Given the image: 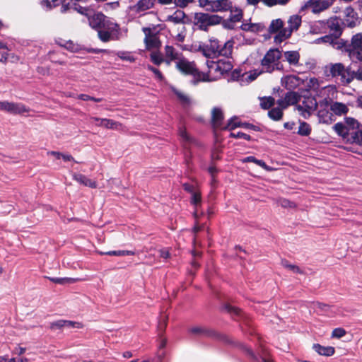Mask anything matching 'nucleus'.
I'll list each match as a JSON object with an SVG mask.
<instances>
[{"instance_id": "nucleus-34", "label": "nucleus", "mask_w": 362, "mask_h": 362, "mask_svg": "<svg viewBox=\"0 0 362 362\" xmlns=\"http://www.w3.org/2000/svg\"><path fill=\"white\" fill-rule=\"evenodd\" d=\"M310 126L305 122H301L300 123V126L298 130V134L301 136H308L310 134Z\"/></svg>"}, {"instance_id": "nucleus-4", "label": "nucleus", "mask_w": 362, "mask_h": 362, "mask_svg": "<svg viewBox=\"0 0 362 362\" xmlns=\"http://www.w3.org/2000/svg\"><path fill=\"white\" fill-rule=\"evenodd\" d=\"M221 21L222 18L216 14L196 13L194 16L193 23L199 29L207 30L209 26L218 25Z\"/></svg>"}, {"instance_id": "nucleus-5", "label": "nucleus", "mask_w": 362, "mask_h": 362, "mask_svg": "<svg viewBox=\"0 0 362 362\" xmlns=\"http://www.w3.org/2000/svg\"><path fill=\"white\" fill-rule=\"evenodd\" d=\"M198 2L200 7L213 13L232 10L233 2L230 0H199Z\"/></svg>"}, {"instance_id": "nucleus-40", "label": "nucleus", "mask_w": 362, "mask_h": 362, "mask_svg": "<svg viewBox=\"0 0 362 362\" xmlns=\"http://www.w3.org/2000/svg\"><path fill=\"white\" fill-rule=\"evenodd\" d=\"M346 334V331L342 327H337L332 330L331 337L332 339H341Z\"/></svg>"}, {"instance_id": "nucleus-11", "label": "nucleus", "mask_w": 362, "mask_h": 362, "mask_svg": "<svg viewBox=\"0 0 362 362\" xmlns=\"http://www.w3.org/2000/svg\"><path fill=\"white\" fill-rule=\"evenodd\" d=\"M206 65L209 73L214 71L223 74V72H227L232 69V66L230 62H226L221 60L218 62L208 60L206 62Z\"/></svg>"}, {"instance_id": "nucleus-62", "label": "nucleus", "mask_w": 362, "mask_h": 362, "mask_svg": "<svg viewBox=\"0 0 362 362\" xmlns=\"http://www.w3.org/2000/svg\"><path fill=\"white\" fill-rule=\"evenodd\" d=\"M159 252H160V256L162 258L168 259L170 257V253L168 250H160L159 251Z\"/></svg>"}, {"instance_id": "nucleus-33", "label": "nucleus", "mask_w": 362, "mask_h": 362, "mask_svg": "<svg viewBox=\"0 0 362 362\" xmlns=\"http://www.w3.org/2000/svg\"><path fill=\"white\" fill-rule=\"evenodd\" d=\"M344 124L348 127L349 132H355L359 127L358 122L353 118H346Z\"/></svg>"}, {"instance_id": "nucleus-25", "label": "nucleus", "mask_w": 362, "mask_h": 362, "mask_svg": "<svg viewBox=\"0 0 362 362\" xmlns=\"http://www.w3.org/2000/svg\"><path fill=\"white\" fill-rule=\"evenodd\" d=\"M171 90L176 95L178 100L183 105L188 106L191 104V98L187 93L175 87H172Z\"/></svg>"}, {"instance_id": "nucleus-7", "label": "nucleus", "mask_w": 362, "mask_h": 362, "mask_svg": "<svg viewBox=\"0 0 362 362\" xmlns=\"http://www.w3.org/2000/svg\"><path fill=\"white\" fill-rule=\"evenodd\" d=\"M80 12L88 17L90 25L93 28H100L105 26L106 16L100 12L90 11L86 8Z\"/></svg>"}, {"instance_id": "nucleus-19", "label": "nucleus", "mask_w": 362, "mask_h": 362, "mask_svg": "<svg viewBox=\"0 0 362 362\" xmlns=\"http://www.w3.org/2000/svg\"><path fill=\"white\" fill-rule=\"evenodd\" d=\"M362 49V34L358 33L354 35L351 40V44L346 47V52L352 50H361Z\"/></svg>"}, {"instance_id": "nucleus-60", "label": "nucleus", "mask_w": 362, "mask_h": 362, "mask_svg": "<svg viewBox=\"0 0 362 362\" xmlns=\"http://www.w3.org/2000/svg\"><path fill=\"white\" fill-rule=\"evenodd\" d=\"M182 186H183L184 189L185 191L189 192L190 194H192V192L196 191L194 187L188 183H185V184H183Z\"/></svg>"}, {"instance_id": "nucleus-36", "label": "nucleus", "mask_w": 362, "mask_h": 362, "mask_svg": "<svg viewBox=\"0 0 362 362\" xmlns=\"http://www.w3.org/2000/svg\"><path fill=\"white\" fill-rule=\"evenodd\" d=\"M282 265L284 268L290 270L291 272H292L294 274H303L302 269L298 266H297L296 264H290L287 261L283 262Z\"/></svg>"}, {"instance_id": "nucleus-55", "label": "nucleus", "mask_w": 362, "mask_h": 362, "mask_svg": "<svg viewBox=\"0 0 362 362\" xmlns=\"http://www.w3.org/2000/svg\"><path fill=\"white\" fill-rule=\"evenodd\" d=\"M11 107V102L0 101V110L8 112Z\"/></svg>"}, {"instance_id": "nucleus-13", "label": "nucleus", "mask_w": 362, "mask_h": 362, "mask_svg": "<svg viewBox=\"0 0 362 362\" xmlns=\"http://www.w3.org/2000/svg\"><path fill=\"white\" fill-rule=\"evenodd\" d=\"M303 83V80L295 75H288L281 78V85L288 90L295 89Z\"/></svg>"}, {"instance_id": "nucleus-31", "label": "nucleus", "mask_w": 362, "mask_h": 362, "mask_svg": "<svg viewBox=\"0 0 362 362\" xmlns=\"http://www.w3.org/2000/svg\"><path fill=\"white\" fill-rule=\"evenodd\" d=\"M191 197V203L194 206V208H199L202 204V194L199 190H196L192 192Z\"/></svg>"}, {"instance_id": "nucleus-41", "label": "nucleus", "mask_w": 362, "mask_h": 362, "mask_svg": "<svg viewBox=\"0 0 362 362\" xmlns=\"http://www.w3.org/2000/svg\"><path fill=\"white\" fill-rule=\"evenodd\" d=\"M65 327L64 320H59L56 321H53L50 322L49 328L52 331H56L58 329H62Z\"/></svg>"}, {"instance_id": "nucleus-43", "label": "nucleus", "mask_w": 362, "mask_h": 362, "mask_svg": "<svg viewBox=\"0 0 362 362\" xmlns=\"http://www.w3.org/2000/svg\"><path fill=\"white\" fill-rule=\"evenodd\" d=\"M274 104V99L272 97L264 98L261 100L260 105L263 109H269Z\"/></svg>"}, {"instance_id": "nucleus-64", "label": "nucleus", "mask_w": 362, "mask_h": 362, "mask_svg": "<svg viewBox=\"0 0 362 362\" xmlns=\"http://www.w3.org/2000/svg\"><path fill=\"white\" fill-rule=\"evenodd\" d=\"M47 155L52 156L56 159H61L62 153L59 151H51L47 152Z\"/></svg>"}, {"instance_id": "nucleus-50", "label": "nucleus", "mask_w": 362, "mask_h": 362, "mask_svg": "<svg viewBox=\"0 0 362 362\" xmlns=\"http://www.w3.org/2000/svg\"><path fill=\"white\" fill-rule=\"evenodd\" d=\"M331 45L334 48L337 49H341L342 47H345V42L342 40H337L336 38H333Z\"/></svg>"}, {"instance_id": "nucleus-23", "label": "nucleus", "mask_w": 362, "mask_h": 362, "mask_svg": "<svg viewBox=\"0 0 362 362\" xmlns=\"http://www.w3.org/2000/svg\"><path fill=\"white\" fill-rule=\"evenodd\" d=\"M29 111L30 109L23 103L11 102V107L8 113L14 115H22L27 113Z\"/></svg>"}, {"instance_id": "nucleus-26", "label": "nucleus", "mask_w": 362, "mask_h": 362, "mask_svg": "<svg viewBox=\"0 0 362 362\" xmlns=\"http://www.w3.org/2000/svg\"><path fill=\"white\" fill-rule=\"evenodd\" d=\"M284 58L291 65L298 64L300 54L297 51H287L284 52Z\"/></svg>"}, {"instance_id": "nucleus-57", "label": "nucleus", "mask_w": 362, "mask_h": 362, "mask_svg": "<svg viewBox=\"0 0 362 362\" xmlns=\"http://www.w3.org/2000/svg\"><path fill=\"white\" fill-rule=\"evenodd\" d=\"M230 136L234 138H243L247 141H250L251 139L250 136L245 133L243 132H238L237 134L235 133H230Z\"/></svg>"}, {"instance_id": "nucleus-38", "label": "nucleus", "mask_w": 362, "mask_h": 362, "mask_svg": "<svg viewBox=\"0 0 362 362\" xmlns=\"http://www.w3.org/2000/svg\"><path fill=\"white\" fill-rule=\"evenodd\" d=\"M198 50L206 58H213L216 56V54L208 45L200 46Z\"/></svg>"}, {"instance_id": "nucleus-30", "label": "nucleus", "mask_w": 362, "mask_h": 362, "mask_svg": "<svg viewBox=\"0 0 362 362\" xmlns=\"http://www.w3.org/2000/svg\"><path fill=\"white\" fill-rule=\"evenodd\" d=\"M284 108H281L280 106L277 107L272 108L269 112L268 115L270 118H272L274 120H279L281 119L283 116V112L282 110Z\"/></svg>"}, {"instance_id": "nucleus-8", "label": "nucleus", "mask_w": 362, "mask_h": 362, "mask_svg": "<svg viewBox=\"0 0 362 362\" xmlns=\"http://www.w3.org/2000/svg\"><path fill=\"white\" fill-rule=\"evenodd\" d=\"M288 28L283 30L279 37L280 40H286L291 37L294 30H297L301 25L302 19L299 15H293L288 20Z\"/></svg>"}, {"instance_id": "nucleus-28", "label": "nucleus", "mask_w": 362, "mask_h": 362, "mask_svg": "<svg viewBox=\"0 0 362 362\" xmlns=\"http://www.w3.org/2000/svg\"><path fill=\"white\" fill-rule=\"evenodd\" d=\"M347 128L348 127H346L344 123H337L334 126V129L339 135L349 139V136H350L351 132H349V129Z\"/></svg>"}, {"instance_id": "nucleus-63", "label": "nucleus", "mask_w": 362, "mask_h": 362, "mask_svg": "<svg viewBox=\"0 0 362 362\" xmlns=\"http://www.w3.org/2000/svg\"><path fill=\"white\" fill-rule=\"evenodd\" d=\"M167 320H168V318L167 317H164L163 319L162 320V322H160V325H159V329L160 331H164L166 326H167Z\"/></svg>"}, {"instance_id": "nucleus-39", "label": "nucleus", "mask_w": 362, "mask_h": 362, "mask_svg": "<svg viewBox=\"0 0 362 362\" xmlns=\"http://www.w3.org/2000/svg\"><path fill=\"white\" fill-rule=\"evenodd\" d=\"M99 255H107L114 256H122V255H134V252L132 251L122 250V251H110L107 252H98Z\"/></svg>"}, {"instance_id": "nucleus-56", "label": "nucleus", "mask_w": 362, "mask_h": 362, "mask_svg": "<svg viewBox=\"0 0 362 362\" xmlns=\"http://www.w3.org/2000/svg\"><path fill=\"white\" fill-rule=\"evenodd\" d=\"M117 56L120 59H122L123 60L129 61L130 62H133L135 60L134 58L132 56L129 55L127 54H125L124 52H119V53L117 54Z\"/></svg>"}, {"instance_id": "nucleus-59", "label": "nucleus", "mask_w": 362, "mask_h": 362, "mask_svg": "<svg viewBox=\"0 0 362 362\" xmlns=\"http://www.w3.org/2000/svg\"><path fill=\"white\" fill-rule=\"evenodd\" d=\"M148 69L151 70L152 72H153L155 74V75L156 76V77L158 78H159L160 80H162L163 78L161 72L158 69H157L151 66H148Z\"/></svg>"}, {"instance_id": "nucleus-29", "label": "nucleus", "mask_w": 362, "mask_h": 362, "mask_svg": "<svg viewBox=\"0 0 362 362\" xmlns=\"http://www.w3.org/2000/svg\"><path fill=\"white\" fill-rule=\"evenodd\" d=\"M230 12V20L232 22H239L243 17V12L240 9L233 7L232 5V10H229Z\"/></svg>"}, {"instance_id": "nucleus-12", "label": "nucleus", "mask_w": 362, "mask_h": 362, "mask_svg": "<svg viewBox=\"0 0 362 362\" xmlns=\"http://www.w3.org/2000/svg\"><path fill=\"white\" fill-rule=\"evenodd\" d=\"M164 61L168 65L170 64L172 62L177 64L183 57L176 49L170 45H166L164 47Z\"/></svg>"}, {"instance_id": "nucleus-51", "label": "nucleus", "mask_w": 362, "mask_h": 362, "mask_svg": "<svg viewBox=\"0 0 362 362\" xmlns=\"http://www.w3.org/2000/svg\"><path fill=\"white\" fill-rule=\"evenodd\" d=\"M189 332L194 335H201L205 332V330L202 327H193L189 329Z\"/></svg>"}, {"instance_id": "nucleus-47", "label": "nucleus", "mask_w": 362, "mask_h": 362, "mask_svg": "<svg viewBox=\"0 0 362 362\" xmlns=\"http://www.w3.org/2000/svg\"><path fill=\"white\" fill-rule=\"evenodd\" d=\"M349 53V55L350 57H356V59L360 62H362V49H356V50H352L347 52Z\"/></svg>"}, {"instance_id": "nucleus-27", "label": "nucleus", "mask_w": 362, "mask_h": 362, "mask_svg": "<svg viewBox=\"0 0 362 362\" xmlns=\"http://www.w3.org/2000/svg\"><path fill=\"white\" fill-rule=\"evenodd\" d=\"M330 108H331V110L334 114L339 115L346 114L349 110L347 106L345 104L339 103V102L332 103L330 106Z\"/></svg>"}, {"instance_id": "nucleus-6", "label": "nucleus", "mask_w": 362, "mask_h": 362, "mask_svg": "<svg viewBox=\"0 0 362 362\" xmlns=\"http://www.w3.org/2000/svg\"><path fill=\"white\" fill-rule=\"evenodd\" d=\"M317 107V102L315 98H304L301 103L296 105V109L304 118L309 117Z\"/></svg>"}, {"instance_id": "nucleus-15", "label": "nucleus", "mask_w": 362, "mask_h": 362, "mask_svg": "<svg viewBox=\"0 0 362 362\" xmlns=\"http://www.w3.org/2000/svg\"><path fill=\"white\" fill-rule=\"evenodd\" d=\"M154 2L155 0H139L130 7V10L136 13H140L153 8Z\"/></svg>"}, {"instance_id": "nucleus-1", "label": "nucleus", "mask_w": 362, "mask_h": 362, "mask_svg": "<svg viewBox=\"0 0 362 362\" xmlns=\"http://www.w3.org/2000/svg\"><path fill=\"white\" fill-rule=\"evenodd\" d=\"M176 68L184 74L192 76L194 84L199 81H210L209 74L199 71L194 62H190L185 57L177 62Z\"/></svg>"}, {"instance_id": "nucleus-54", "label": "nucleus", "mask_w": 362, "mask_h": 362, "mask_svg": "<svg viewBox=\"0 0 362 362\" xmlns=\"http://www.w3.org/2000/svg\"><path fill=\"white\" fill-rule=\"evenodd\" d=\"M37 71L42 76H49L50 74V69L47 66H38Z\"/></svg>"}, {"instance_id": "nucleus-35", "label": "nucleus", "mask_w": 362, "mask_h": 362, "mask_svg": "<svg viewBox=\"0 0 362 362\" xmlns=\"http://www.w3.org/2000/svg\"><path fill=\"white\" fill-rule=\"evenodd\" d=\"M150 58L156 65H160L161 63L165 62L164 55L158 52H152L150 54Z\"/></svg>"}, {"instance_id": "nucleus-20", "label": "nucleus", "mask_w": 362, "mask_h": 362, "mask_svg": "<svg viewBox=\"0 0 362 362\" xmlns=\"http://www.w3.org/2000/svg\"><path fill=\"white\" fill-rule=\"evenodd\" d=\"M96 126L100 127H104L106 129L117 130V129H119L122 127V124L121 123H119V122H116L112 119H107V118H103V120H100L99 124H96Z\"/></svg>"}, {"instance_id": "nucleus-42", "label": "nucleus", "mask_w": 362, "mask_h": 362, "mask_svg": "<svg viewBox=\"0 0 362 362\" xmlns=\"http://www.w3.org/2000/svg\"><path fill=\"white\" fill-rule=\"evenodd\" d=\"M350 136L354 142L362 145V130L358 129L355 132H351Z\"/></svg>"}, {"instance_id": "nucleus-45", "label": "nucleus", "mask_w": 362, "mask_h": 362, "mask_svg": "<svg viewBox=\"0 0 362 362\" xmlns=\"http://www.w3.org/2000/svg\"><path fill=\"white\" fill-rule=\"evenodd\" d=\"M65 327H71L75 329H83L84 327V325L81 322L78 321H71V320H64Z\"/></svg>"}, {"instance_id": "nucleus-46", "label": "nucleus", "mask_w": 362, "mask_h": 362, "mask_svg": "<svg viewBox=\"0 0 362 362\" xmlns=\"http://www.w3.org/2000/svg\"><path fill=\"white\" fill-rule=\"evenodd\" d=\"M214 53L217 54V53L219 54V51L221 50V46L219 45V43L218 40L216 39H211L210 40L209 45H207Z\"/></svg>"}, {"instance_id": "nucleus-2", "label": "nucleus", "mask_w": 362, "mask_h": 362, "mask_svg": "<svg viewBox=\"0 0 362 362\" xmlns=\"http://www.w3.org/2000/svg\"><path fill=\"white\" fill-rule=\"evenodd\" d=\"M281 52L279 49H269L261 61L262 71L272 73L275 69H279V59Z\"/></svg>"}, {"instance_id": "nucleus-52", "label": "nucleus", "mask_w": 362, "mask_h": 362, "mask_svg": "<svg viewBox=\"0 0 362 362\" xmlns=\"http://www.w3.org/2000/svg\"><path fill=\"white\" fill-rule=\"evenodd\" d=\"M99 38L103 42H107L110 40L111 35L107 31H99Z\"/></svg>"}, {"instance_id": "nucleus-53", "label": "nucleus", "mask_w": 362, "mask_h": 362, "mask_svg": "<svg viewBox=\"0 0 362 362\" xmlns=\"http://www.w3.org/2000/svg\"><path fill=\"white\" fill-rule=\"evenodd\" d=\"M236 119H237L236 118L231 119L228 122V125L226 127H224L223 129H233L237 127H240V123L235 122Z\"/></svg>"}, {"instance_id": "nucleus-58", "label": "nucleus", "mask_w": 362, "mask_h": 362, "mask_svg": "<svg viewBox=\"0 0 362 362\" xmlns=\"http://www.w3.org/2000/svg\"><path fill=\"white\" fill-rule=\"evenodd\" d=\"M344 13L346 16L350 17L351 18H354L356 16V13L351 7L346 8V9L344 10Z\"/></svg>"}, {"instance_id": "nucleus-3", "label": "nucleus", "mask_w": 362, "mask_h": 362, "mask_svg": "<svg viewBox=\"0 0 362 362\" xmlns=\"http://www.w3.org/2000/svg\"><path fill=\"white\" fill-rule=\"evenodd\" d=\"M326 69L332 77L339 76L342 85L347 86L353 81L351 69L346 68L342 63L329 64L326 66Z\"/></svg>"}, {"instance_id": "nucleus-61", "label": "nucleus", "mask_w": 362, "mask_h": 362, "mask_svg": "<svg viewBox=\"0 0 362 362\" xmlns=\"http://www.w3.org/2000/svg\"><path fill=\"white\" fill-rule=\"evenodd\" d=\"M226 309L228 310V312H229L230 313H235L236 315H239V313H240L239 308H235V307H233L231 305L226 306Z\"/></svg>"}, {"instance_id": "nucleus-14", "label": "nucleus", "mask_w": 362, "mask_h": 362, "mask_svg": "<svg viewBox=\"0 0 362 362\" xmlns=\"http://www.w3.org/2000/svg\"><path fill=\"white\" fill-rule=\"evenodd\" d=\"M300 95L296 92H288L286 94L284 99L277 101L278 106L281 108H286L290 105H293L298 103Z\"/></svg>"}, {"instance_id": "nucleus-24", "label": "nucleus", "mask_w": 362, "mask_h": 362, "mask_svg": "<svg viewBox=\"0 0 362 362\" xmlns=\"http://www.w3.org/2000/svg\"><path fill=\"white\" fill-rule=\"evenodd\" d=\"M186 14L181 10H177L173 14L168 16L167 21L174 23H185Z\"/></svg>"}, {"instance_id": "nucleus-44", "label": "nucleus", "mask_w": 362, "mask_h": 362, "mask_svg": "<svg viewBox=\"0 0 362 362\" xmlns=\"http://www.w3.org/2000/svg\"><path fill=\"white\" fill-rule=\"evenodd\" d=\"M51 281L59 284H71L76 281L75 279L71 278H50Z\"/></svg>"}, {"instance_id": "nucleus-21", "label": "nucleus", "mask_w": 362, "mask_h": 362, "mask_svg": "<svg viewBox=\"0 0 362 362\" xmlns=\"http://www.w3.org/2000/svg\"><path fill=\"white\" fill-rule=\"evenodd\" d=\"M211 122L214 128L220 127L223 119V114L219 108H214L211 112Z\"/></svg>"}, {"instance_id": "nucleus-22", "label": "nucleus", "mask_w": 362, "mask_h": 362, "mask_svg": "<svg viewBox=\"0 0 362 362\" xmlns=\"http://www.w3.org/2000/svg\"><path fill=\"white\" fill-rule=\"evenodd\" d=\"M276 204L284 209L296 210L298 208V204L295 202L284 197L278 198Z\"/></svg>"}, {"instance_id": "nucleus-49", "label": "nucleus", "mask_w": 362, "mask_h": 362, "mask_svg": "<svg viewBox=\"0 0 362 362\" xmlns=\"http://www.w3.org/2000/svg\"><path fill=\"white\" fill-rule=\"evenodd\" d=\"M351 74L353 80L356 78L357 80L362 81V64L358 66L356 71H351Z\"/></svg>"}, {"instance_id": "nucleus-48", "label": "nucleus", "mask_w": 362, "mask_h": 362, "mask_svg": "<svg viewBox=\"0 0 362 362\" xmlns=\"http://www.w3.org/2000/svg\"><path fill=\"white\" fill-rule=\"evenodd\" d=\"M194 0H175V5L179 8H186L189 4L194 2Z\"/></svg>"}, {"instance_id": "nucleus-18", "label": "nucleus", "mask_w": 362, "mask_h": 362, "mask_svg": "<svg viewBox=\"0 0 362 362\" xmlns=\"http://www.w3.org/2000/svg\"><path fill=\"white\" fill-rule=\"evenodd\" d=\"M313 349L319 355L324 356H332L335 353V349L333 346H324L320 344H314Z\"/></svg>"}, {"instance_id": "nucleus-9", "label": "nucleus", "mask_w": 362, "mask_h": 362, "mask_svg": "<svg viewBox=\"0 0 362 362\" xmlns=\"http://www.w3.org/2000/svg\"><path fill=\"white\" fill-rule=\"evenodd\" d=\"M143 32L145 34L144 43L147 49H158L161 46V42L157 35L153 33L151 28H144Z\"/></svg>"}, {"instance_id": "nucleus-16", "label": "nucleus", "mask_w": 362, "mask_h": 362, "mask_svg": "<svg viewBox=\"0 0 362 362\" xmlns=\"http://www.w3.org/2000/svg\"><path fill=\"white\" fill-rule=\"evenodd\" d=\"M284 21L280 19L277 18L275 20H273L269 25V30L271 33H278L275 37L276 42H282L284 40H280L279 38L281 31L283 30H286V28H284Z\"/></svg>"}, {"instance_id": "nucleus-10", "label": "nucleus", "mask_w": 362, "mask_h": 362, "mask_svg": "<svg viewBox=\"0 0 362 362\" xmlns=\"http://www.w3.org/2000/svg\"><path fill=\"white\" fill-rule=\"evenodd\" d=\"M332 5V2L327 0H309L304 6V8H308L312 13L317 14Z\"/></svg>"}, {"instance_id": "nucleus-17", "label": "nucleus", "mask_w": 362, "mask_h": 362, "mask_svg": "<svg viewBox=\"0 0 362 362\" xmlns=\"http://www.w3.org/2000/svg\"><path fill=\"white\" fill-rule=\"evenodd\" d=\"M73 177L75 181L86 187L91 189L98 187V182L95 180L88 178L84 175L76 173L73 175Z\"/></svg>"}, {"instance_id": "nucleus-32", "label": "nucleus", "mask_w": 362, "mask_h": 362, "mask_svg": "<svg viewBox=\"0 0 362 362\" xmlns=\"http://www.w3.org/2000/svg\"><path fill=\"white\" fill-rule=\"evenodd\" d=\"M243 161L244 163L252 162L268 171H270L272 170V168L270 167H269L263 160H257L253 156L247 157L245 159H243Z\"/></svg>"}, {"instance_id": "nucleus-37", "label": "nucleus", "mask_w": 362, "mask_h": 362, "mask_svg": "<svg viewBox=\"0 0 362 362\" xmlns=\"http://www.w3.org/2000/svg\"><path fill=\"white\" fill-rule=\"evenodd\" d=\"M233 48V43L230 41H228L224 43L223 47L219 51V54L228 57L231 54Z\"/></svg>"}]
</instances>
